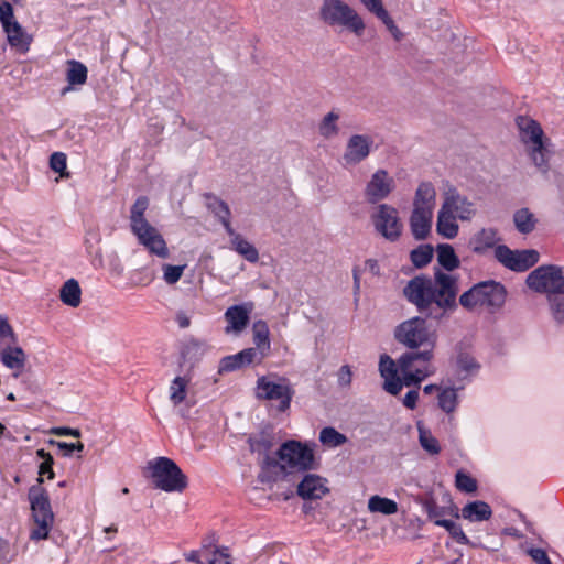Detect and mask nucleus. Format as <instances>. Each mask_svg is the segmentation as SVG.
<instances>
[{
    "label": "nucleus",
    "instance_id": "nucleus-46",
    "mask_svg": "<svg viewBox=\"0 0 564 564\" xmlns=\"http://www.w3.org/2000/svg\"><path fill=\"white\" fill-rule=\"evenodd\" d=\"M456 488L466 494H471L477 490V480L464 470H458L455 475Z\"/></svg>",
    "mask_w": 564,
    "mask_h": 564
},
{
    "label": "nucleus",
    "instance_id": "nucleus-53",
    "mask_svg": "<svg viewBox=\"0 0 564 564\" xmlns=\"http://www.w3.org/2000/svg\"><path fill=\"white\" fill-rule=\"evenodd\" d=\"M48 443L51 445H56L58 449L63 453V455L67 457H70L74 454V452L82 453L84 451V444L82 442L66 443L50 440Z\"/></svg>",
    "mask_w": 564,
    "mask_h": 564
},
{
    "label": "nucleus",
    "instance_id": "nucleus-55",
    "mask_svg": "<svg viewBox=\"0 0 564 564\" xmlns=\"http://www.w3.org/2000/svg\"><path fill=\"white\" fill-rule=\"evenodd\" d=\"M50 167L61 175H64V172L67 167V158L63 152H54L50 158Z\"/></svg>",
    "mask_w": 564,
    "mask_h": 564
},
{
    "label": "nucleus",
    "instance_id": "nucleus-24",
    "mask_svg": "<svg viewBox=\"0 0 564 564\" xmlns=\"http://www.w3.org/2000/svg\"><path fill=\"white\" fill-rule=\"evenodd\" d=\"M517 126L519 127L520 131L523 133V140L532 142L533 145H538L541 143H544L543 137V130L539 122H536L533 119L519 116L517 118Z\"/></svg>",
    "mask_w": 564,
    "mask_h": 564
},
{
    "label": "nucleus",
    "instance_id": "nucleus-31",
    "mask_svg": "<svg viewBox=\"0 0 564 564\" xmlns=\"http://www.w3.org/2000/svg\"><path fill=\"white\" fill-rule=\"evenodd\" d=\"M513 223L520 234L528 235L535 229L538 219L529 208L523 207L514 212Z\"/></svg>",
    "mask_w": 564,
    "mask_h": 564
},
{
    "label": "nucleus",
    "instance_id": "nucleus-3",
    "mask_svg": "<svg viewBox=\"0 0 564 564\" xmlns=\"http://www.w3.org/2000/svg\"><path fill=\"white\" fill-rule=\"evenodd\" d=\"M148 208L149 198L147 196H139L130 208L131 232L137 237L138 242L151 254L166 259L170 256L166 242L159 230L147 220L145 212Z\"/></svg>",
    "mask_w": 564,
    "mask_h": 564
},
{
    "label": "nucleus",
    "instance_id": "nucleus-43",
    "mask_svg": "<svg viewBox=\"0 0 564 564\" xmlns=\"http://www.w3.org/2000/svg\"><path fill=\"white\" fill-rule=\"evenodd\" d=\"M339 119V115L330 111L328 112L319 123V134L326 139L333 138L338 134V127L336 121Z\"/></svg>",
    "mask_w": 564,
    "mask_h": 564
},
{
    "label": "nucleus",
    "instance_id": "nucleus-54",
    "mask_svg": "<svg viewBox=\"0 0 564 564\" xmlns=\"http://www.w3.org/2000/svg\"><path fill=\"white\" fill-rule=\"evenodd\" d=\"M185 265L164 264V281L167 284H175L182 276Z\"/></svg>",
    "mask_w": 564,
    "mask_h": 564
},
{
    "label": "nucleus",
    "instance_id": "nucleus-61",
    "mask_svg": "<svg viewBox=\"0 0 564 564\" xmlns=\"http://www.w3.org/2000/svg\"><path fill=\"white\" fill-rule=\"evenodd\" d=\"M52 433L58 436H73V437H80V431L78 429H72V427H55L52 430Z\"/></svg>",
    "mask_w": 564,
    "mask_h": 564
},
{
    "label": "nucleus",
    "instance_id": "nucleus-50",
    "mask_svg": "<svg viewBox=\"0 0 564 564\" xmlns=\"http://www.w3.org/2000/svg\"><path fill=\"white\" fill-rule=\"evenodd\" d=\"M546 147L545 142L533 145L531 150V159L536 167H539L542 172L547 171V158H546Z\"/></svg>",
    "mask_w": 564,
    "mask_h": 564
},
{
    "label": "nucleus",
    "instance_id": "nucleus-8",
    "mask_svg": "<svg viewBox=\"0 0 564 564\" xmlns=\"http://www.w3.org/2000/svg\"><path fill=\"white\" fill-rule=\"evenodd\" d=\"M32 518L37 525L30 533L34 541L47 539L54 521V513L51 506L48 492L40 485H33L28 492Z\"/></svg>",
    "mask_w": 564,
    "mask_h": 564
},
{
    "label": "nucleus",
    "instance_id": "nucleus-56",
    "mask_svg": "<svg viewBox=\"0 0 564 564\" xmlns=\"http://www.w3.org/2000/svg\"><path fill=\"white\" fill-rule=\"evenodd\" d=\"M229 555L225 552H221L219 550L214 551H205V564H230L229 562Z\"/></svg>",
    "mask_w": 564,
    "mask_h": 564
},
{
    "label": "nucleus",
    "instance_id": "nucleus-26",
    "mask_svg": "<svg viewBox=\"0 0 564 564\" xmlns=\"http://www.w3.org/2000/svg\"><path fill=\"white\" fill-rule=\"evenodd\" d=\"M0 360L7 368L20 371L24 368L26 356L21 347L7 345L0 352Z\"/></svg>",
    "mask_w": 564,
    "mask_h": 564
},
{
    "label": "nucleus",
    "instance_id": "nucleus-47",
    "mask_svg": "<svg viewBox=\"0 0 564 564\" xmlns=\"http://www.w3.org/2000/svg\"><path fill=\"white\" fill-rule=\"evenodd\" d=\"M3 31L7 33L8 42L10 43L11 46L23 47L24 45H26V43H24L23 41V29L18 21L9 23L7 29H3Z\"/></svg>",
    "mask_w": 564,
    "mask_h": 564
},
{
    "label": "nucleus",
    "instance_id": "nucleus-15",
    "mask_svg": "<svg viewBox=\"0 0 564 564\" xmlns=\"http://www.w3.org/2000/svg\"><path fill=\"white\" fill-rule=\"evenodd\" d=\"M394 187L393 177L383 169L377 170L366 185V200L369 204H377L386 199L393 192Z\"/></svg>",
    "mask_w": 564,
    "mask_h": 564
},
{
    "label": "nucleus",
    "instance_id": "nucleus-25",
    "mask_svg": "<svg viewBox=\"0 0 564 564\" xmlns=\"http://www.w3.org/2000/svg\"><path fill=\"white\" fill-rule=\"evenodd\" d=\"M498 238V230L495 228H484L478 231L470 240L473 252L482 254L487 249L492 248Z\"/></svg>",
    "mask_w": 564,
    "mask_h": 564
},
{
    "label": "nucleus",
    "instance_id": "nucleus-49",
    "mask_svg": "<svg viewBox=\"0 0 564 564\" xmlns=\"http://www.w3.org/2000/svg\"><path fill=\"white\" fill-rule=\"evenodd\" d=\"M379 371L383 379L399 376L398 372L400 369L398 366V360L394 361L390 356L382 355L379 361Z\"/></svg>",
    "mask_w": 564,
    "mask_h": 564
},
{
    "label": "nucleus",
    "instance_id": "nucleus-38",
    "mask_svg": "<svg viewBox=\"0 0 564 564\" xmlns=\"http://www.w3.org/2000/svg\"><path fill=\"white\" fill-rule=\"evenodd\" d=\"M36 456L42 459L41 464L39 465V477L36 479V485L41 486L44 481L43 476H46L47 479H53L55 477V473L53 470L54 458L44 448L37 449Z\"/></svg>",
    "mask_w": 564,
    "mask_h": 564
},
{
    "label": "nucleus",
    "instance_id": "nucleus-6",
    "mask_svg": "<svg viewBox=\"0 0 564 564\" xmlns=\"http://www.w3.org/2000/svg\"><path fill=\"white\" fill-rule=\"evenodd\" d=\"M147 470L155 488L166 492H182L187 488V477L177 464L164 456L148 462Z\"/></svg>",
    "mask_w": 564,
    "mask_h": 564
},
{
    "label": "nucleus",
    "instance_id": "nucleus-45",
    "mask_svg": "<svg viewBox=\"0 0 564 564\" xmlns=\"http://www.w3.org/2000/svg\"><path fill=\"white\" fill-rule=\"evenodd\" d=\"M457 405V393L454 388H447L438 393V406L446 413L455 411Z\"/></svg>",
    "mask_w": 564,
    "mask_h": 564
},
{
    "label": "nucleus",
    "instance_id": "nucleus-60",
    "mask_svg": "<svg viewBox=\"0 0 564 564\" xmlns=\"http://www.w3.org/2000/svg\"><path fill=\"white\" fill-rule=\"evenodd\" d=\"M419 390L420 389H412L404 395L402 403L406 409L414 410L416 408L420 395Z\"/></svg>",
    "mask_w": 564,
    "mask_h": 564
},
{
    "label": "nucleus",
    "instance_id": "nucleus-18",
    "mask_svg": "<svg viewBox=\"0 0 564 564\" xmlns=\"http://www.w3.org/2000/svg\"><path fill=\"white\" fill-rule=\"evenodd\" d=\"M252 307V303L237 304L228 307L225 312V319L227 322L225 333L240 334L250 322Z\"/></svg>",
    "mask_w": 564,
    "mask_h": 564
},
{
    "label": "nucleus",
    "instance_id": "nucleus-4",
    "mask_svg": "<svg viewBox=\"0 0 564 564\" xmlns=\"http://www.w3.org/2000/svg\"><path fill=\"white\" fill-rule=\"evenodd\" d=\"M506 297L507 290L503 284L495 280H487L478 282L465 291L459 296L457 304L459 303L467 311L481 306L494 313L505 305Z\"/></svg>",
    "mask_w": 564,
    "mask_h": 564
},
{
    "label": "nucleus",
    "instance_id": "nucleus-16",
    "mask_svg": "<svg viewBox=\"0 0 564 564\" xmlns=\"http://www.w3.org/2000/svg\"><path fill=\"white\" fill-rule=\"evenodd\" d=\"M261 362V356H259L257 351L246 348L235 355L223 357L219 360L218 375L223 376L225 373L243 369L252 364L259 365Z\"/></svg>",
    "mask_w": 564,
    "mask_h": 564
},
{
    "label": "nucleus",
    "instance_id": "nucleus-39",
    "mask_svg": "<svg viewBox=\"0 0 564 564\" xmlns=\"http://www.w3.org/2000/svg\"><path fill=\"white\" fill-rule=\"evenodd\" d=\"M207 200V208L218 218V220H226L230 218L231 213L228 204L212 193L205 194Z\"/></svg>",
    "mask_w": 564,
    "mask_h": 564
},
{
    "label": "nucleus",
    "instance_id": "nucleus-41",
    "mask_svg": "<svg viewBox=\"0 0 564 564\" xmlns=\"http://www.w3.org/2000/svg\"><path fill=\"white\" fill-rule=\"evenodd\" d=\"M189 380L177 376L170 386V400L176 406L185 401Z\"/></svg>",
    "mask_w": 564,
    "mask_h": 564
},
{
    "label": "nucleus",
    "instance_id": "nucleus-36",
    "mask_svg": "<svg viewBox=\"0 0 564 564\" xmlns=\"http://www.w3.org/2000/svg\"><path fill=\"white\" fill-rule=\"evenodd\" d=\"M553 319L557 324H564V288L546 295Z\"/></svg>",
    "mask_w": 564,
    "mask_h": 564
},
{
    "label": "nucleus",
    "instance_id": "nucleus-51",
    "mask_svg": "<svg viewBox=\"0 0 564 564\" xmlns=\"http://www.w3.org/2000/svg\"><path fill=\"white\" fill-rule=\"evenodd\" d=\"M457 367L460 371L471 372L479 369V364L468 352L460 351L457 355Z\"/></svg>",
    "mask_w": 564,
    "mask_h": 564
},
{
    "label": "nucleus",
    "instance_id": "nucleus-34",
    "mask_svg": "<svg viewBox=\"0 0 564 564\" xmlns=\"http://www.w3.org/2000/svg\"><path fill=\"white\" fill-rule=\"evenodd\" d=\"M88 69L79 61L70 59L67 62L66 79L69 85L80 86L87 80Z\"/></svg>",
    "mask_w": 564,
    "mask_h": 564
},
{
    "label": "nucleus",
    "instance_id": "nucleus-9",
    "mask_svg": "<svg viewBox=\"0 0 564 564\" xmlns=\"http://www.w3.org/2000/svg\"><path fill=\"white\" fill-rule=\"evenodd\" d=\"M371 221L376 231L390 242L398 241L402 236L403 223L392 205L379 204L371 215Z\"/></svg>",
    "mask_w": 564,
    "mask_h": 564
},
{
    "label": "nucleus",
    "instance_id": "nucleus-62",
    "mask_svg": "<svg viewBox=\"0 0 564 564\" xmlns=\"http://www.w3.org/2000/svg\"><path fill=\"white\" fill-rule=\"evenodd\" d=\"M338 382L340 386H349L351 382V371L349 366H341L338 373Z\"/></svg>",
    "mask_w": 564,
    "mask_h": 564
},
{
    "label": "nucleus",
    "instance_id": "nucleus-33",
    "mask_svg": "<svg viewBox=\"0 0 564 564\" xmlns=\"http://www.w3.org/2000/svg\"><path fill=\"white\" fill-rule=\"evenodd\" d=\"M368 509L370 512L391 516L398 512V503L392 499L375 495L368 500Z\"/></svg>",
    "mask_w": 564,
    "mask_h": 564
},
{
    "label": "nucleus",
    "instance_id": "nucleus-44",
    "mask_svg": "<svg viewBox=\"0 0 564 564\" xmlns=\"http://www.w3.org/2000/svg\"><path fill=\"white\" fill-rule=\"evenodd\" d=\"M419 429V441L424 451L432 455H437L441 452V446L436 437H434L430 431L423 429L420 423Z\"/></svg>",
    "mask_w": 564,
    "mask_h": 564
},
{
    "label": "nucleus",
    "instance_id": "nucleus-12",
    "mask_svg": "<svg viewBox=\"0 0 564 564\" xmlns=\"http://www.w3.org/2000/svg\"><path fill=\"white\" fill-rule=\"evenodd\" d=\"M415 501L421 505L427 514V520L437 525V521H447L446 517L459 519V508L453 501L449 492L442 496V505H440L432 494L419 496Z\"/></svg>",
    "mask_w": 564,
    "mask_h": 564
},
{
    "label": "nucleus",
    "instance_id": "nucleus-35",
    "mask_svg": "<svg viewBox=\"0 0 564 564\" xmlns=\"http://www.w3.org/2000/svg\"><path fill=\"white\" fill-rule=\"evenodd\" d=\"M231 245L234 250L247 261L256 263L259 260V252L257 248L242 236H235V238L231 239Z\"/></svg>",
    "mask_w": 564,
    "mask_h": 564
},
{
    "label": "nucleus",
    "instance_id": "nucleus-21",
    "mask_svg": "<svg viewBox=\"0 0 564 564\" xmlns=\"http://www.w3.org/2000/svg\"><path fill=\"white\" fill-rule=\"evenodd\" d=\"M252 340L254 347H249V349L257 351L261 356V360H263L271 349L270 330L265 321L258 319L253 323Z\"/></svg>",
    "mask_w": 564,
    "mask_h": 564
},
{
    "label": "nucleus",
    "instance_id": "nucleus-48",
    "mask_svg": "<svg viewBox=\"0 0 564 564\" xmlns=\"http://www.w3.org/2000/svg\"><path fill=\"white\" fill-rule=\"evenodd\" d=\"M206 348L207 345L205 341L198 339H191L185 344L182 350V356L184 359L194 357L199 358L205 354Z\"/></svg>",
    "mask_w": 564,
    "mask_h": 564
},
{
    "label": "nucleus",
    "instance_id": "nucleus-20",
    "mask_svg": "<svg viewBox=\"0 0 564 564\" xmlns=\"http://www.w3.org/2000/svg\"><path fill=\"white\" fill-rule=\"evenodd\" d=\"M326 479L315 474H307L297 485V495L304 500L321 499L328 492Z\"/></svg>",
    "mask_w": 564,
    "mask_h": 564
},
{
    "label": "nucleus",
    "instance_id": "nucleus-64",
    "mask_svg": "<svg viewBox=\"0 0 564 564\" xmlns=\"http://www.w3.org/2000/svg\"><path fill=\"white\" fill-rule=\"evenodd\" d=\"M185 558L189 562H194L196 564H205V551H192L185 554Z\"/></svg>",
    "mask_w": 564,
    "mask_h": 564
},
{
    "label": "nucleus",
    "instance_id": "nucleus-42",
    "mask_svg": "<svg viewBox=\"0 0 564 564\" xmlns=\"http://www.w3.org/2000/svg\"><path fill=\"white\" fill-rule=\"evenodd\" d=\"M319 442L325 446L338 447L347 442V437L336 429L326 426L319 432Z\"/></svg>",
    "mask_w": 564,
    "mask_h": 564
},
{
    "label": "nucleus",
    "instance_id": "nucleus-10",
    "mask_svg": "<svg viewBox=\"0 0 564 564\" xmlns=\"http://www.w3.org/2000/svg\"><path fill=\"white\" fill-rule=\"evenodd\" d=\"M525 282L534 292L549 295L551 292L564 288V274L561 267L544 264L531 271Z\"/></svg>",
    "mask_w": 564,
    "mask_h": 564
},
{
    "label": "nucleus",
    "instance_id": "nucleus-5",
    "mask_svg": "<svg viewBox=\"0 0 564 564\" xmlns=\"http://www.w3.org/2000/svg\"><path fill=\"white\" fill-rule=\"evenodd\" d=\"M319 19L330 28H343L361 36L365 22L358 12L343 0H323L319 7Z\"/></svg>",
    "mask_w": 564,
    "mask_h": 564
},
{
    "label": "nucleus",
    "instance_id": "nucleus-29",
    "mask_svg": "<svg viewBox=\"0 0 564 564\" xmlns=\"http://www.w3.org/2000/svg\"><path fill=\"white\" fill-rule=\"evenodd\" d=\"M437 527L444 528L449 536L458 544L469 545L475 549L481 547L480 542L471 541L463 531L462 525L452 519L447 521H437Z\"/></svg>",
    "mask_w": 564,
    "mask_h": 564
},
{
    "label": "nucleus",
    "instance_id": "nucleus-1",
    "mask_svg": "<svg viewBox=\"0 0 564 564\" xmlns=\"http://www.w3.org/2000/svg\"><path fill=\"white\" fill-rule=\"evenodd\" d=\"M458 278L437 269L434 278L420 274L403 288L406 301L422 316L411 317L394 328V339L409 349L435 347L436 335L427 327V319L441 321L457 310Z\"/></svg>",
    "mask_w": 564,
    "mask_h": 564
},
{
    "label": "nucleus",
    "instance_id": "nucleus-30",
    "mask_svg": "<svg viewBox=\"0 0 564 564\" xmlns=\"http://www.w3.org/2000/svg\"><path fill=\"white\" fill-rule=\"evenodd\" d=\"M436 252L437 261L444 270L452 272L459 268L460 260L455 253L453 246L448 243H440L436 247Z\"/></svg>",
    "mask_w": 564,
    "mask_h": 564
},
{
    "label": "nucleus",
    "instance_id": "nucleus-59",
    "mask_svg": "<svg viewBox=\"0 0 564 564\" xmlns=\"http://www.w3.org/2000/svg\"><path fill=\"white\" fill-rule=\"evenodd\" d=\"M527 554L536 563V564H553L550 560L549 555L543 549L540 547H530L527 550Z\"/></svg>",
    "mask_w": 564,
    "mask_h": 564
},
{
    "label": "nucleus",
    "instance_id": "nucleus-27",
    "mask_svg": "<svg viewBox=\"0 0 564 564\" xmlns=\"http://www.w3.org/2000/svg\"><path fill=\"white\" fill-rule=\"evenodd\" d=\"M454 215L440 209L437 214L436 231L446 239H454L458 235L459 226Z\"/></svg>",
    "mask_w": 564,
    "mask_h": 564
},
{
    "label": "nucleus",
    "instance_id": "nucleus-52",
    "mask_svg": "<svg viewBox=\"0 0 564 564\" xmlns=\"http://www.w3.org/2000/svg\"><path fill=\"white\" fill-rule=\"evenodd\" d=\"M0 339H8L7 345H17L18 336L15 335L12 326L9 324L8 318L0 314Z\"/></svg>",
    "mask_w": 564,
    "mask_h": 564
},
{
    "label": "nucleus",
    "instance_id": "nucleus-2",
    "mask_svg": "<svg viewBox=\"0 0 564 564\" xmlns=\"http://www.w3.org/2000/svg\"><path fill=\"white\" fill-rule=\"evenodd\" d=\"M278 466L272 470L273 478L270 482H275L281 477H286L292 471L305 473L316 470L319 463L316 460L313 448L296 440L283 442L275 452Z\"/></svg>",
    "mask_w": 564,
    "mask_h": 564
},
{
    "label": "nucleus",
    "instance_id": "nucleus-22",
    "mask_svg": "<svg viewBox=\"0 0 564 564\" xmlns=\"http://www.w3.org/2000/svg\"><path fill=\"white\" fill-rule=\"evenodd\" d=\"M491 507L482 500L470 501L466 503L462 509H459V518L470 522L487 521L491 518Z\"/></svg>",
    "mask_w": 564,
    "mask_h": 564
},
{
    "label": "nucleus",
    "instance_id": "nucleus-7",
    "mask_svg": "<svg viewBox=\"0 0 564 564\" xmlns=\"http://www.w3.org/2000/svg\"><path fill=\"white\" fill-rule=\"evenodd\" d=\"M274 441L275 437L271 429L251 433L247 438L250 452L257 455V463L260 467L258 480L262 484H270V478H273L272 470L274 467H279L276 455H272Z\"/></svg>",
    "mask_w": 564,
    "mask_h": 564
},
{
    "label": "nucleus",
    "instance_id": "nucleus-63",
    "mask_svg": "<svg viewBox=\"0 0 564 564\" xmlns=\"http://www.w3.org/2000/svg\"><path fill=\"white\" fill-rule=\"evenodd\" d=\"M369 11L376 14V17L380 19L383 22V24L386 23V21L391 20V17L389 15L388 11L383 8L382 2H380V4L376 6L372 10Z\"/></svg>",
    "mask_w": 564,
    "mask_h": 564
},
{
    "label": "nucleus",
    "instance_id": "nucleus-17",
    "mask_svg": "<svg viewBox=\"0 0 564 564\" xmlns=\"http://www.w3.org/2000/svg\"><path fill=\"white\" fill-rule=\"evenodd\" d=\"M373 140L367 134H354L346 144L343 155L346 164L356 165L368 158L371 152Z\"/></svg>",
    "mask_w": 564,
    "mask_h": 564
},
{
    "label": "nucleus",
    "instance_id": "nucleus-11",
    "mask_svg": "<svg viewBox=\"0 0 564 564\" xmlns=\"http://www.w3.org/2000/svg\"><path fill=\"white\" fill-rule=\"evenodd\" d=\"M495 258L511 271L525 272L539 262L540 254L534 249L512 250L506 245H498Z\"/></svg>",
    "mask_w": 564,
    "mask_h": 564
},
{
    "label": "nucleus",
    "instance_id": "nucleus-19",
    "mask_svg": "<svg viewBox=\"0 0 564 564\" xmlns=\"http://www.w3.org/2000/svg\"><path fill=\"white\" fill-rule=\"evenodd\" d=\"M432 207H415L410 216V228L415 240H424L431 234Z\"/></svg>",
    "mask_w": 564,
    "mask_h": 564
},
{
    "label": "nucleus",
    "instance_id": "nucleus-40",
    "mask_svg": "<svg viewBox=\"0 0 564 564\" xmlns=\"http://www.w3.org/2000/svg\"><path fill=\"white\" fill-rule=\"evenodd\" d=\"M433 253L434 248L431 245H420L410 252V259L415 268L422 269L432 261Z\"/></svg>",
    "mask_w": 564,
    "mask_h": 564
},
{
    "label": "nucleus",
    "instance_id": "nucleus-58",
    "mask_svg": "<svg viewBox=\"0 0 564 564\" xmlns=\"http://www.w3.org/2000/svg\"><path fill=\"white\" fill-rule=\"evenodd\" d=\"M402 387L403 382L399 376L384 379L383 389L392 395H398L402 390Z\"/></svg>",
    "mask_w": 564,
    "mask_h": 564
},
{
    "label": "nucleus",
    "instance_id": "nucleus-37",
    "mask_svg": "<svg viewBox=\"0 0 564 564\" xmlns=\"http://www.w3.org/2000/svg\"><path fill=\"white\" fill-rule=\"evenodd\" d=\"M436 192L432 183L422 182L416 192L413 202V208L416 207H432L431 204L435 200Z\"/></svg>",
    "mask_w": 564,
    "mask_h": 564
},
{
    "label": "nucleus",
    "instance_id": "nucleus-28",
    "mask_svg": "<svg viewBox=\"0 0 564 564\" xmlns=\"http://www.w3.org/2000/svg\"><path fill=\"white\" fill-rule=\"evenodd\" d=\"M399 369L402 375L401 379L403 386L413 387L414 389H420L422 381L433 373V371L430 370L426 366H421L417 368L409 367L406 369Z\"/></svg>",
    "mask_w": 564,
    "mask_h": 564
},
{
    "label": "nucleus",
    "instance_id": "nucleus-23",
    "mask_svg": "<svg viewBox=\"0 0 564 564\" xmlns=\"http://www.w3.org/2000/svg\"><path fill=\"white\" fill-rule=\"evenodd\" d=\"M421 348L422 350L411 349L410 351L402 354L398 358L399 368H414L415 362H419L422 366H426L429 368L430 361L434 358V347L427 346Z\"/></svg>",
    "mask_w": 564,
    "mask_h": 564
},
{
    "label": "nucleus",
    "instance_id": "nucleus-14",
    "mask_svg": "<svg viewBox=\"0 0 564 564\" xmlns=\"http://www.w3.org/2000/svg\"><path fill=\"white\" fill-rule=\"evenodd\" d=\"M441 208L463 221L470 220L476 214L475 204L467 196L462 195L453 185L444 192Z\"/></svg>",
    "mask_w": 564,
    "mask_h": 564
},
{
    "label": "nucleus",
    "instance_id": "nucleus-32",
    "mask_svg": "<svg viewBox=\"0 0 564 564\" xmlns=\"http://www.w3.org/2000/svg\"><path fill=\"white\" fill-rule=\"evenodd\" d=\"M80 295V286L75 279L67 280L59 290L61 301L70 307L79 306Z\"/></svg>",
    "mask_w": 564,
    "mask_h": 564
},
{
    "label": "nucleus",
    "instance_id": "nucleus-57",
    "mask_svg": "<svg viewBox=\"0 0 564 564\" xmlns=\"http://www.w3.org/2000/svg\"><path fill=\"white\" fill-rule=\"evenodd\" d=\"M13 7L10 2L3 1L0 4V22L3 29H7L9 23L14 22Z\"/></svg>",
    "mask_w": 564,
    "mask_h": 564
},
{
    "label": "nucleus",
    "instance_id": "nucleus-13",
    "mask_svg": "<svg viewBox=\"0 0 564 564\" xmlns=\"http://www.w3.org/2000/svg\"><path fill=\"white\" fill-rule=\"evenodd\" d=\"M282 382H274L268 380L262 376L257 380V398L264 400H279V412H285L291 404L294 395V390L288 383L286 379H281Z\"/></svg>",
    "mask_w": 564,
    "mask_h": 564
}]
</instances>
